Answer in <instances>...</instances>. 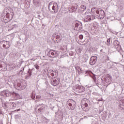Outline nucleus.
<instances>
[{"label": "nucleus", "instance_id": "nucleus-15", "mask_svg": "<svg viewBox=\"0 0 124 124\" xmlns=\"http://www.w3.org/2000/svg\"><path fill=\"white\" fill-rule=\"evenodd\" d=\"M21 85V81H18L15 83V86L18 90H20Z\"/></svg>", "mask_w": 124, "mask_h": 124}, {"label": "nucleus", "instance_id": "nucleus-21", "mask_svg": "<svg viewBox=\"0 0 124 124\" xmlns=\"http://www.w3.org/2000/svg\"><path fill=\"white\" fill-rule=\"evenodd\" d=\"M28 76H30V77L31 76V71H28Z\"/></svg>", "mask_w": 124, "mask_h": 124}, {"label": "nucleus", "instance_id": "nucleus-13", "mask_svg": "<svg viewBox=\"0 0 124 124\" xmlns=\"http://www.w3.org/2000/svg\"><path fill=\"white\" fill-rule=\"evenodd\" d=\"M113 45L116 49H121V46L120 45V42L118 40H115L113 43Z\"/></svg>", "mask_w": 124, "mask_h": 124}, {"label": "nucleus", "instance_id": "nucleus-5", "mask_svg": "<svg viewBox=\"0 0 124 124\" xmlns=\"http://www.w3.org/2000/svg\"><path fill=\"white\" fill-rule=\"evenodd\" d=\"M0 44H3L2 47L5 49L10 48V42L9 41H2L0 42Z\"/></svg>", "mask_w": 124, "mask_h": 124}, {"label": "nucleus", "instance_id": "nucleus-20", "mask_svg": "<svg viewBox=\"0 0 124 124\" xmlns=\"http://www.w3.org/2000/svg\"><path fill=\"white\" fill-rule=\"evenodd\" d=\"M36 99H37L38 100H39V99H41V96H40V95H37L36 96Z\"/></svg>", "mask_w": 124, "mask_h": 124}, {"label": "nucleus", "instance_id": "nucleus-29", "mask_svg": "<svg viewBox=\"0 0 124 124\" xmlns=\"http://www.w3.org/2000/svg\"><path fill=\"white\" fill-rule=\"evenodd\" d=\"M91 72H91V71H87V72H86V73H91Z\"/></svg>", "mask_w": 124, "mask_h": 124}, {"label": "nucleus", "instance_id": "nucleus-3", "mask_svg": "<svg viewBox=\"0 0 124 124\" xmlns=\"http://www.w3.org/2000/svg\"><path fill=\"white\" fill-rule=\"evenodd\" d=\"M0 95L3 97H9L11 96V92L8 90H4L0 92Z\"/></svg>", "mask_w": 124, "mask_h": 124}, {"label": "nucleus", "instance_id": "nucleus-2", "mask_svg": "<svg viewBox=\"0 0 124 124\" xmlns=\"http://www.w3.org/2000/svg\"><path fill=\"white\" fill-rule=\"evenodd\" d=\"M51 8L54 11V13H57L59 11L58 4L54 1L50 2L48 4L49 10H51Z\"/></svg>", "mask_w": 124, "mask_h": 124}, {"label": "nucleus", "instance_id": "nucleus-32", "mask_svg": "<svg viewBox=\"0 0 124 124\" xmlns=\"http://www.w3.org/2000/svg\"><path fill=\"white\" fill-rule=\"evenodd\" d=\"M47 76H48V77H50V76H49V74H47Z\"/></svg>", "mask_w": 124, "mask_h": 124}, {"label": "nucleus", "instance_id": "nucleus-9", "mask_svg": "<svg viewBox=\"0 0 124 124\" xmlns=\"http://www.w3.org/2000/svg\"><path fill=\"white\" fill-rule=\"evenodd\" d=\"M69 102H70L69 103V106H70V107L69 109L74 110V109L75 108V104H76L75 101L73 100H70L69 101Z\"/></svg>", "mask_w": 124, "mask_h": 124}, {"label": "nucleus", "instance_id": "nucleus-28", "mask_svg": "<svg viewBox=\"0 0 124 124\" xmlns=\"http://www.w3.org/2000/svg\"><path fill=\"white\" fill-rule=\"evenodd\" d=\"M84 106H85V107H88V104L87 103H85L84 104Z\"/></svg>", "mask_w": 124, "mask_h": 124}, {"label": "nucleus", "instance_id": "nucleus-33", "mask_svg": "<svg viewBox=\"0 0 124 124\" xmlns=\"http://www.w3.org/2000/svg\"><path fill=\"white\" fill-rule=\"evenodd\" d=\"M100 52H102V49H101V50H100Z\"/></svg>", "mask_w": 124, "mask_h": 124}, {"label": "nucleus", "instance_id": "nucleus-31", "mask_svg": "<svg viewBox=\"0 0 124 124\" xmlns=\"http://www.w3.org/2000/svg\"><path fill=\"white\" fill-rule=\"evenodd\" d=\"M17 111H21V109L19 108V109H17Z\"/></svg>", "mask_w": 124, "mask_h": 124}, {"label": "nucleus", "instance_id": "nucleus-6", "mask_svg": "<svg viewBox=\"0 0 124 124\" xmlns=\"http://www.w3.org/2000/svg\"><path fill=\"white\" fill-rule=\"evenodd\" d=\"M94 19H95V17L93 15H87L84 17V21L87 23L90 22V21L94 20Z\"/></svg>", "mask_w": 124, "mask_h": 124}, {"label": "nucleus", "instance_id": "nucleus-22", "mask_svg": "<svg viewBox=\"0 0 124 124\" xmlns=\"http://www.w3.org/2000/svg\"><path fill=\"white\" fill-rule=\"evenodd\" d=\"M12 106H13V108H15L16 107V103H12Z\"/></svg>", "mask_w": 124, "mask_h": 124}, {"label": "nucleus", "instance_id": "nucleus-30", "mask_svg": "<svg viewBox=\"0 0 124 124\" xmlns=\"http://www.w3.org/2000/svg\"><path fill=\"white\" fill-rule=\"evenodd\" d=\"M101 100H102V99H98V100H97V101H101Z\"/></svg>", "mask_w": 124, "mask_h": 124}, {"label": "nucleus", "instance_id": "nucleus-10", "mask_svg": "<svg viewBox=\"0 0 124 124\" xmlns=\"http://www.w3.org/2000/svg\"><path fill=\"white\" fill-rule=\"evenodd\" d=\"M47 56L50 57V58H56V51L50 50L47 53Z\"/></svg>", "mask_w": 124, "mask_h": 124}, {"label": "nucleus", "instance_id": "nucleus-1", "mask_svg": "<svg viewBox=\"0 0 124 124\" xmlns=\"http://www.w3.org/2000/svg\"><path fill=\"white\" fill-rule=\"evenodd\" d=\"M91 12H92L93 14H97L98 18L101 20H102V19L105 17V13L104 12V11L100 8H92Z\"/></svg>", "mask_w": 124, "mask_h": 124}, {"label": "nucleus", "instance_id": "nucleus-19", "mask_svg": "<svg viewBox=\"0 0 124 124\" xmlns=\"http://www.w3.org/2000/svg\"><path fill=\"white\" fill-rule=\"evenodd\" d=\"M31 98L32 99H34L35 98V93L33 92L32 93Z\"/></svg>", "mask_w": 124, "mask_h": 124}, {"label": "nucleus", "instance_id": "nucleus-4", "mask_svg": "<svg viewBox=\"0 0 124 124\" xmlns=\"http://www.w3.org/2000/svg\"><path fill=\"white\" fill-rule=\"evenodd\" d=\"M75 92L77 93H83V92H85V87L80 86V85H76L74 88Z\"/></svg>", "mask_w": 124, "mask_h": 124}, {"label": "nucleus", "instance_id": "nucleus-36", "mask_svg": "<svg viewBox=\"0 0 124 124\" xmlns=\"http://www.w3.org/2000/svg\"><path fill=\"white\" fill-rule=\"evenodd\" d=\"M69 10H70V9H69Z\"/></svg>", "mask_w": 124, "mask_h": 124}, {"label": "nucleus", "instance_id": "nucleus-8", "mask_svg": "<svg viewBox=\"0 0 124 124\" xmlns=\"http://www.w3.org/2000/svg\"><path fill=\"white\" fill-rule=\"evenodd\" d=\"M0 68H1L2 71H6L7 70V65L3 62L0 61Z\"/></svg>", "mask_w": 124, "mask_h": 124}, {"label": "nucleus", "instance_id": "nucleus-24", "mask_svg": "<svg viewBox=\"0 0 124 124\" xmlns=\"http://www.w3.org/2000/svg\"><path fill=\"white\" fill-rule=\"evenodd\" d=\"M79 38H80L81 40L83 39L84 38V36L83 35L81 34L79 36Z\"/></svg>", "mask_w": 124, "mask_h": 124}, {"label": "nucleus", "instance_id": "nucleus-18", "mask_svg": "<svg viewBox=\"0 0 124 124\" xmlns=\"http://www.w3.org/2000/svg\"><path fill=\"white\" fill-rule=\"evenodd\" d=\"M110 41H111V39L110 38H109L107 40V45H108V46H110Z\"/></svg>", "mask_w": 124, "mask_h": 124}, {"label": "nucleus", "instance_id": "nucleus-37", "mask_svg": "<svg viewBox=\"0 0 124 124\" xmlns=\"http://www.w3.org/2000/svg\"><path fill=\"white\" fill-rule=\"evenodd\" d=\"M87 43H88V42H87Z\"/></svg>", "mask_w": 124, "mask_h": 124}, {"label": "nucleus", "instance_id": "nucleus-17", "mask_svg": "<svg viewBox=\"0 0 124 124\" xmlns=\"http://www.w3.org/2000/svg\"><path fill=\"white\" fill-rule=\"evenodd\" d=\"M4 108H0V115H3L4 114Z\"/></svg>", "mask_w": 124, "mask_h": 124}, {"label": "nucleus", "instance_id": "nucleus-35", "mask_svg": "<svg viewBox=\"0 0 124 124\" xmlns=\"http://www.w3.org/2000/svg\"><path fill=\"white\" fill-rule=\"evenodd\" d=\"M39 110H41V108H39Z\"/></svg>", "mask_w": 124, "mask_h": 124}, {"label": "nucleus", "instance_id": "nucleus-25", "mask_svg": "<svg viewBox=\"0 0 124 124\" xmlns=\"http://www.w3.org/2000/svg\"><path fill=\"white\" fill-rule=\"evenodd\" d=\"M77 9V8H76V7H72L71 9L72 10H76Z\"/></svg>", "mask_w": 124, "mask_h": 124}, {"label": "nucleus", "instance_id": "nucleus-27", "mask_svg": "<svg viewBox=\"0 0 124 124\" xmlns=\"http://www.w3.org/2000/svg\"><path fill=\"white\" fill-rule=\"evenodd\" d=\"M50 75L52 77H54V76H55V74L54 73V72L51 73Z\"/></svg>", "mask_w": 124, "mask_h": 124}, {"label": "nucleus", "instance_id": "nucleus-12", "mask_svg": "<svg viewBox=\"0 0 124 124\" xmlns=\"http://www.w3.org/2000/svg\"><path fill=\"white\" fill-rule=\"evenodd\" d=\"M60 84V79L59 78H55L53 79V81L51 82V84L52 86H57Z\"/></svg>", "mask_w": 124, "mask_h": 124}, {"label": "nucleus", "instance_id": "nucleus-23", "mask_svg": "<svg viewBox=\"0 0 124 124\" xmlns=\"http://www.w3.org/2000/svg\"><path fill=\"white\" fill-rule=\"evenodd\" d=\"M34 67H35V68H36V69H39V66H38V65H34Z\"/></svg>", "mask_w": 124, "mask_h": 124}, {"label": "nucleus", "instance_id": "nucleus-16", "mask_svg": "<svg viewBox=\"0 0 124 124\" xmlns=\"http://www.w3.org/2000/svg\"><path fill=\"white\" fill-rule=\"evenodd\" d=\"M80 8L81 10V11H84V10H86V6L84 5H82L80 6Z\"/></svg>", "mask_w": 124, "mask_h": 124}, {"label": "nucleus", "instance_id": "nucleus-14", "mask_svg": "<svg viewBox=\"0 0 124 124\" xmlns=\"http://www.w3.org/2000/svg\"><path fill=\"white\" fill-rule=\"evenodd\" d=\"M27 87V81L23 80L22 82L21 85L20 86V89L19 90H25Z\"/></svg>", "mask_w": 124, "mask_h": 124}, {"label": "nucleus", "instance_id": "nucleus-26", "mask_svg": "<svg viewBox=\"0 0 124 124\" xmlns=\"http://www.w3.org/2000/svg\"><path fill=\"white\" fill-rule=\"evenodd\" d=\"M61 37L60 36V35H57L56 36V39H60V38Z\"/></svg>", "mask_w": 124, "mask_h": 124}, {"label": "nucleus", "instance_id": "nucleus-7", "mask_svg": "<svg viewBox=\"0 0 124 124\" xmlns=\"http://www.w3.org/2000/svg\"><path fill=\"white\" fill-rule=\"evenodd\" d=\"M75 28L77 29V31H80V30H82V28H83L82 26V22L77 21L75 22Z\"/></svg>", "mask_w": 124, "mask_h": 124}, {"label": "nucleus", "instance_id": "nucleus-11", "mask_svg": "<svg viewBox=\"0 0 124 124\" xmlns=\"http://www.w3.org/2000/svg\"><path fill=\"white\" fill-rule=\"evenodd\" d=\"M97 60V57H96V56H92L90 58V64H91V65H93V64H95V62H96Z\"/></svg>", "mask_w": 124, "mask_h": 124}, {"label": "nucleus", "instance_id": "nucleus-34", "mask_svg": "<svg viewBox=\"0 0 124 124\" xmlns=\"http://www.w3.org/2000/svg\"><path fill=\"white\" fill-rule=\"evenodd\" d=\"M114 63H117V62H114Z\"/></svg>", "mask_w": 124, "mask_h": 124}, {"label": "nucleus", "instance_id": "nucleus-38", "mask_svg": "<svg viewBox=\"0 0 124 124\" xmlns=\"http://www.w3.org/2000/svg\"><path fill=\"white\" fill-rule=\"evenodd\" d=\"M38 16H39V15H38Z\"/></svg>", "mask_w": 124, "mask_h": 124}]
</instances>
